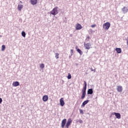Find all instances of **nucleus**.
Instances as JSON below:
<instances>
[{"instance_id":"nucleus-1","label":"nucleus","mask_w":128,"mask_h":128,"mask_svg":"<svg viewBox=\"0 0 128 128\" xmlns=\"http://www.w3.org/2000/svg\"><path fill=\"white\" fill-rule=\"evenodd\" d=\"M84 86L82 90V96H81V99L84 100L86 98V81L84 82Z\"/></svg>"},{"instance_id":"nucleus-2","label":"nucleus","mask_w":128,"mask_h":128,"mask_svg":"<svg viewBox=\"0 0 128 128\" xmlns=\"http://www.w3.org/2000/svg\"><path fill=\"white\" fill-rule=\"evenodd\" d=\"M58 7H55L50 12L51 14H52V16H56V14H58Z\"/></svg>"},{"instance_id":"nucleus-3","label":"nucleus","mask_w":128,"mask_h":128,"mask_svg":"<svg viewBox=\"0 0 128 128\" xmlns=\"http://www.w3.org/2000/svg\"><path fill=\"white\" fill-rule=\"evenodd\" d=\"M110 23L109 22H106V23L104 24H103V28L104 30H108L110 28Z\"/></svg>"},{"instance_id":"nucleus-4","label":"nucleus","mask_w":128,"mask_h":128,"mask_svg":"<svg viewBox=\"0 0 128 128\" xmlns=\"http://www.w3.org/2000/svg\"><path fill=\"white\" fill-rule=\"evenodd\" d=\"M72 118H69L68 120V122L66 124V128H68L69 126L72 124Z\"/></svg>"},{"instance_id":"nucleus-5","label":"nucleus","mask_w":128,"mask_h":128,"mask_svg":"<svg viewBox=\"0 0 128 128\" xmlns=\"http://www.w3.org/2000/svg\"><path fill=\"white\" fill-rule=\"evenodd\" d=\"M112 116H116V118H118V120L120 118V114L116 112H112Z\"/></svg>"},{"instance_id":"nucleus-6","label":"nucleus","mask_w":128,"mask_h":128,"mask_svg":"<svg viewBox=\"0 0 128 128\" xmlns=\"http://www.w3.org/2000/svg\"><path fill=\"white\" fill-rule=\"evenodd\" d=\"M66 119H64L61 123V126L62 128H64V126H66Z\"/></svg>"},{"instance_id":"nucleus-7","label":"nucleus","mask_w":128,"mask_h":128,"mask_svg":"<svg viewBox=\"0 0 128 128\" xmlns=\"http://www.w3.org/2000/svg\"><path fill=\"white\" fill-rule=\"evenodd\" d=\"M84 46L86 48V50H90V48L91 46L90 44V43H84Z\"/></svg>"},{"instance_id":"nucleus-8","label":"nucleus","mask_w":128,"mask_h":128,"mask_svg":"<svg viewBox=\"0 0 128 128\" xmlns=\"http://www.w3.org/2000/svg\"><path fill=\"white\" fill-rule=\"evenodd\" d=\"M76 28L77 30H82V25L80 24H76Z\"/></svg>"},{"instance_id":"nucleus-9","label":"nucleus","mask_w":128,"mask_h":128,"mask_svg":"<svg viewBox=\"0 0 128 128\" xmlns=\"http://www.w3.org/2000/svg\"><path fill=\"white\" fill-rule=\"evenodd\" d=\"M60 106H64V98H62L60 99Z\"/></svg>"},{"instance_id":"nucleus-10","label":"nucleus","mask_w":128,"mask_h":128,"mask_svg":"<svg viewBox=\"0 0 128 128\" xmlns=\"http://www.w3.org/2000/svg\"><path fill=\"white\" fill-rule=\"evenodd\" d=\"M117 90L118 92H122V86H117Z\"/></svg>"},{"instance_id":"nucleus-11","label":"nucleus","mask_w":128,"mask_h":128,"mask_svg":"<svg viewBox=\"0 0 128 128\" xmlns=\"http://www.w3.org/2000/svg\"><path fill=\"white\" fill-rule=\"evenodd\" d=\"M48 96L45 95L43 96V98H42L43 102H48Z\"/></svg>"},{"instance_id":"nucleus-12","label":"nucleus","mask_w":128,"mask_h":128,"mask_svg":"<svg viewBox=\"0 0 128 128\" xmlns=\"http://www.w3.org/2000/svg\"><path fill=\"white\" fill-rule=\"evenodd\" d=\"M31 4L34 6L38 4V0H30Z\"/></svg>"},{"instance_id":"nucleus-13","label":"nucleus","mask_w":128,"mask_h":128,"mask_svg":"<svg viewBox=\"0 0 128 128\" xmlns=\"http://www.w3.org/2000/svg\"><path fill=\"white\" fill-rule=\"evenodd\" d=\"M12 86H20V82H14L12 83Z\"/></svg>"},{"instance_id":"nucleus-14","label":"nucleus","mask_w":128,"mask_h":128,"mask_svg":"<svg viewBox=\"0 0 128 128\" xmlns=\"http://www.w3.org/2000/svg\"><path fill=\"white\" fill-rule=\"evenodd\" d=\"M24 8V6L22 4H18V10L20 12L22 9Z\"/></svg>"},{"instance_id":"nucleus-15","label":"nucleus","mask_w":128,"mask_h":128,"mask_svg":"<svg viewBox=\"0 0 128 128\" xmlns=\"http://www.w3.org/2000/svg\"><path fill=\"white\" fill-rule=\"evenodd\" d=\"M93 92L92 88L88 89V94H92Z\"/></svg>"},{"instance_id":"nucleus-16","label":"nucleus","mask_w":128,"mask_h":128,"mask_svg":"<svg viewBox=\"0 0 128 128\" xmlns=\"http://www.w3.org/2000/svg\"><path fill=\"white\" fill-rule=\"evenodd\" d=\"M88 102H90L89 100H86L84 101V102H82V106L83 108L84 107V106H86V104H88Z\"/></svg>"},{"instance_id":"nucleus-17","label":"nucleus","mask_w":128,"mask_h":128,"mask_svg":"<svg viewBox=\"0 0 128 128\" xmlns=\"http://www.w3.org/2000/svg\"><path fill=\"white\" fill-rule=\"evenodd\" d=\"M116 50L117 54H120L122 52V49L120 48H116Z\"/></svg>"},{"instance_id":"nucleus-18","label":"nucleus","mask_w":128,"mask_h":128,"mask_svg":"<svg viewBox=\"0 0 128 128\" xmlns=\"http://www.w3.org/2000/svg\"><path fill=\"white\" fill-rule=\"evenodd\" d=\"M122 10L124 12H128V9L126 7L124 6L122 8Z\"/></svg>"},{"instance_id":"nucleus-19","label":"nucleus","mask_w":128,"mask_h":128,"mask_svg":"<svg viewBox=\"0 0 128 128\" xmlns=\"http://www.w3.org/2000/svg\"><path fill=\"white\" fill-rule=\"evenodd\" d=\"M77 52L80 54H82V52L80 49L78 48L77 49Z\"/></svg>"},{"instance_id":"nucleus-20","label":"nucleus","mask_w":128,"mask_h":128,"mask_svg":"<svg viewBox=\"0 0 128 128\" xmlns=\"http://www.w3.org/2000/svg\"><path fill=\"white\" fill-rule=\"evenodd\" d=\"M67 78H68V80H70V78H72V75L70 74V73L68 74V76H67Z\"/></svg>"},{"instance_id":"nucleus-21","label":"nucleus","mask_w":128,"mask_h":128,"mask_svg":"<svg viewBox=\"0 0 128 128\" xmlns=\"http://www.w3.org/2000/svg\"><path fill=\"white\" fill-rule=\"evenodd\" d=\"M40 68H44V64H40Z\"/></svg>"},{"instance_id":"nucleus-22","label":"nucleus","mask_w":128,"mask_h":128,"mask_svg":"<svg viewBox=\"0 0 128 128\" xmlns=\"http://www.w3.org/2000/svg\"><path fill=\"white\" fill-rule=\"evenodd\" d=\"M22 36H24V38H26V32H22Z\"/></svg>"},{"instance_id":"nucleus-23","label":"nucleus","mask_w":128,"mask_h":128,"mask_svg":"<svg viewBox=\"0 0 128 128\" xmlns=\"http://www.w3.org/2000/svg\"><path fill=\"white\" fill-rule=\"evenodd\" d=\"M4 50H6V46L2 45V52H4Z\"/></svg>"},{"instance_id":"nucleus-24","label":"nucleus","mask_w":128,"mask_h":128,"mask_svg":"<svg viewBox=\"0 0 128 128\" xmlns=\"http://www.w3.org/2000/svg\"><path fill=\"white\" fill-rule=\"evenodd\" d=\"M56 56L55 57L58 60V56H60V54L58 52L56 53Z\"/></svg>"},{"instance_id":"nucleus-25","label":"nucleus","mask_w":128,"mask_h":128,"mask_svg":"<svg viewBox=\"0 0 128 128\" xmlns=\"http://www.w3.org/2000/svg\"><path fill=\"white\" fill-rule=\"evenodd\" d=\"M80 114H84V110H82L80 109Z\"/></svg>"},{"instance_id":"nucleus-26","label":"nucleus","mask_w":128,"mask_h":128,"mask_svg":"<svg viewBox=\"0 0 128 128\" xmlns=\"http://www.w3.org/2000/svg\"><path fill=\"white\" fill-rule=\"evenodd\" d=\"M96 24H92L91 26V28H96Z\"/></svg>"},{"instance_id":"nucleus-27","label":"nucleus","mask_w":128,"mask_h":128,"mask_svg":"<svg viewBox=\"0 0 128 128\" xmlns=\"http://www.w3.org/2000/svg\"><path fill=\"white\" fill-rule=\"evenodd\" d=\"M78 122H79L80 124H82V122H82V120H78Z\"/></svg>"},{"instance_id":"nucleus-28","label":"nucleus","mask_w":128,"mask_h":128,"mask_svg":"<svg viewBox=\"0 0 128 128\" xmlns=\"http://www.w3.org/2000/svg\"><path fill=\"white\" fill-rule=\"evenodd\" d=\"M2 98H0V104H2Z\"/></svg>"},{"instance_id":"nucleus-29","label":"nucleus","mask_w":128,"mask_h":128,"mask_svg":"<svg viewBox=\"0 0 128 128\" xmlns=\"http://www.w3.org/2000/svg\"><path fill=\"white\" fill-rule=\"evenodd\" d=\"M70 52H71L72 54V53L74 52V50H70Z\"/></svg>"},{"instance_id":"nucleus-30","label":"nucleus","mask_w":128,"mask_h":128,"mask_svg":"<svg viewBox=\"0 0 128 128\" xmlns=\"http://www.w3.org/2000/svg\"><path fill=\"white\" fill-rule=\"evenodd\" d=\"M92 72H94V70H92V68H90Z\"/></svg>"},{"instance_id":"nucleus-31","label":"nucleus","mask_w":128,"mask_h":128,"mask_svg":"<svg viewBox=\"0 0 128 128\" xmlns=\"http://www.w3.org/2000/svg\"><path fill=\"white\" fill-rule=\"evenodd\" d=\"M93 72H96V69L93 70Z\"/></svg>"},{"instance_id":"nucleus-32","label":"nucleus","mask_w":128,"mask_h":128,"mask_svg":"<svg viewBox=\"0 0 128 128\" xmlns=\"http://www.w3.org/2000/svg\"><path fill=\"white\" fill-rule=\"evenodd\" d=\"M76 50L78 49V46L76 47Z\"/></svg>"},{"instance_id":"nucleus-33","label":"nucleus","mask_w":128,"mask_h":128,"mask_svg":"<svg viewBox=\"0 0 128 128\" xmlns=\"http://www.w3.org/2000/svg\"><path fill=\"white\" fill-rule=\"evenodd\" d=\"M88 38H90V37H89V36H88Z\"/></svg>"}]
</instances>
